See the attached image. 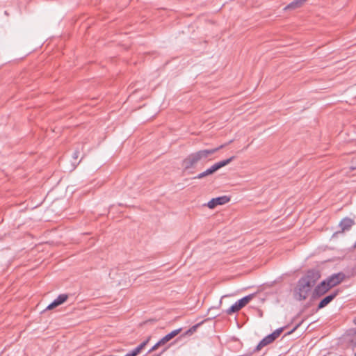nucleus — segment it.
I'll use <instances>...</instances> for the list:
<instances>
[{
    "instance_id": "9b49d317",
    "label": "nucleus",
    "mask_w": 356,
    "mask_h": 356,
    "mask_svg": "<svg viewBox=\"0 0 356 356\" xmlns=\"http://www.w3.org/2000/svg\"><path fill=\"white\" fill-rule=\"evenodd\" d=\"M181 328L172 330L171 332L168 333V334H166L160 339L161 343H162V344L164 345L165 343L170 341L172 338L179 334L181 332Z\"/></svg>"
},
{
    "instance_id": "aec40b11",
    "label": "nucleus",
    "mask_w": 356,
    "mask_h": 356,
    "mask_svg": "<svg viewBox=\"0 0 356 356\" xmlns=\"http://www.w3.org/2000/svg\"><path fill=\"white\" fill-rule=\"evenodd\" d=\"M138 346L143 350L145 347V343H141Z\"/></svg>"
},
{
    "instance_id": "6ab92c4d",
    "label": "nucleus",
    "mask_w": 356,
    "mask_h": 356,
    "mask_svg": "<svg viewBox=\"0 0 356 356\" xmlns=\"http://www.w3.org/2000/svg\"><path fill=\"white\" fill-rule=\"evenodd\" d=\"M141 350L142 349L137 346L134 349H133L131 352L133 353V355H134V356H137L141 352Z\"/></svg>"
},
{
    "instance_id": "4be33fe9",
    "label": "nucleus",
    "mask_w": 356,
    "mask_h": 356,
    "mask_svg": "<svg viewBox=\"0 0 356 356\" xmlns=\"http://www.w3.org/2000/svg\"><path fill=\"white\" fill-rule=\"evenodd\" d=\"M298 326H299V325H296L291 332H289V334L293 332L295 330H296L298 328Z\"/></svg>"
},
{
    "instance_id": "6e6552de",
    "label": "nucleus",
    "mask_w": 356,
    "mask_h": 356,
    "mask_svg": "<svg viewBox=\"0 0 356 356\" xmlns=\"http://www.w3.org/2000/svg\"><path fill=\"white\" fill-rule=\"evenodd\" d=\"M67 299V294H60L51 304L47 307V309H52L64 303Z\"/></svg>"
},
{
    "instance_id": "39448f33",
    "label": "nucleus",
    "mask_w": 356,
    "mask_h": 356,
    "mask_svg": "<svg viewBox=\"0 0 356 356\" xmlns=\"http://www.w3.org/2000/svg\"><path fill=\"white\" fill-rule=\"evenodd\" d=\"M331 288L330 287L327 282L325 280H323L316 286L313 291L312 296L314 298H318L324 295Z\"/></svg>"
},
{
    "instance_id": "a211bd4d",
    "label": "nucleus",
    "mask_w": 356,
    "mask_h": 356,
    "mask_svg": "<svg viewBox=\"0 0 356 356\" xmlns=\"http://www.w3.org/2000/svg\"><path fill=\"white\" fill-rule=\"evenodd\" d=\"M79 154H80V149H79V147H77L72 154V158L76 160L79 156Z\"/></svg>"
},
{
    "instance_id": "f03ea898",
    "label": "nucleus",
    "mask_w": 356,
    "mask_h": 356,
    "mask_svg": "<svg viewBox=\"0 0 356 356\" xmlns=\"http://www.w3.org/2000/svg\"><path fill=\"white\" fill-rule=\"evenodd\" d=\"M227 144L221 145L216 148L201 149L188 154L183 161L182 166L184 170L195 168L198 163L206 161L207 159L219 149L225 147Z\"/></svg>"
},
{
    "instance_id": "412c9836",
    "label": "nucleus",
    "mask_w": 356,
    "mask_h": 356,
    "mask_svg": "<svg viewBox=\"0 0 356 356\" xmlns=\"http://www.w3.org/2000/svg\"><path fill=\"white\" fill-rule=\"evenodd\" d=\"M150 339H151V337L149 336V337H147V339L145 341H144L143 343H145V346H146V345L148 343V342H149V341L150 340Z\"/></svg>"
},
{
    "instance_id": "f8f14e48",
    "label": "nucleus",
    "mask_w": 356,
    "mask_h": 356,
    "mask_svg": "<svg viewBox=\"0 0 356 356\" xmlns=\"http://www.w3.org/2000/svg\"><path fill=\"white\" fill-rule=\"evenodd\" d=\"M307 0H294L293 1L291 2L289 5H287L284 10H295L298 8H300L303 6V4L307 1Z\"/></svg>"
},
{
    "instance_id": "f3484780",
    "label": "nucleus",
    "mask_w": 356,
    "mask_h": 356,
    "mask_svg": "<svg viewBox=\"0 0 356 356\" xmlns=\"http://www.w3.org/2000/svg\"><path fill=\"white\" fill-rule=\"evenodd\" d=\"M161 346H163V344L162 343H161V341L159 340L154 346H152V348L148 351V353H151L152 351L156 350Z\"/></svg>"
},
{
    "instance_id": "dca6fc26",
    "label": "nucleus",
    "mask_w": 356,
    "mask_h": 356,
    "mask_svg": "<svg viewBox=\"0 0 356 356\" xmlns=\"http://www.w3.org/2000/svg\"><path fill=\"white\" fill-rule=\"evenodd\" d=\"M197 325H193L191 327L189 330H188L185 333L184 335H191L197 329Z\"/></svg>"
},
{
    "instance_id": "423d86ee",
    "label": "nucleus",
    "mask_w": 356,
    "mask_h": 356,
    "mask_svg": "<svg viewBox=\"0 0 356 356\" xmlns=\"http://www.w3.org/2000/svg\"><path fill=\"white\" fill-rule=\"evenodd\" d=\"M229 200H230V197L227 196V195H223V196L218 197L211 199L207 203V207L209 209H213L217 205H223V204L229 202Z\"/></svg>"
},
{
    "instance_id": "4468645a",
    "label": "nucleus",
    "mask_w": 356,
    "mask_h": 356,
    "mask_svg": "<svg viewBox=\"0 0 356 356\" xmlns=\"http://www.w3.org/2000/svg\"><path fill=\"white\" fill-rule=\"evenodd\" d=\"M348 341L353 344L356 345V329L350 330L348 334Z\"/></svg>"
},
{
    "instance_id": "5701e85b",
    "label": "nucleus",
    "mask_w": 356,
    "mask_h": 356,
    "mask_svg": "<svg viewBox=\"0 0 356 356\" xmlns=\"http://www.w3.org/2000/svg\"><path fill=\"white\" fill-rule=\"evenodd\" d=\"M355 356H356V353H355Z\"/></svg>"
},
{
    "instance_id": "20e7f679",
    "label": "nucleus",
    "mask_w": 356,
    "mask_h": 356,
    "mask_svg": "<svg viewBox=\"0 0 356 356\" xmlns=\"http://www.w3.org/2000/svg\"><path fill=\"white\" fill-rule=\"evenodd\" d=\"M283 330L284 327H280L275 330L273 333L265 337L257 346L255 350H259L264 346H267L268 344H270V343L274 341L280 335Z\"/></svg>"
},
{
    "instance_id": "ddd939ff",
    "label": "nucleus",
    "mask_w": 356,
    "mask_h": 356,
    "mask_svg": "<svg viewBox=\"0 0 356 356\" xmlns=\"http://www.w3.org/2000/svg\"><path fill=\"white\" fill-rule=\"evenodd\" d=\"M243 307H241V305L238 304V301H236L227 310V314H232L233 313L238 312Z\"/></svg>"
},
{
    "instance_id": "0eeeda50",
    "label": "nucleus",
    "mask_w": 356,
    "mask_h": 356,
    "mask_svg": "<svg viewBox=\"0 0 356 356\" xmlns=\"http://www.w3.org/2000/svg\"><path fill=\"white\" fill-rule=\"evenodd\" d=\"M345 275L342 273L333 274L329 277L325 281L328 284L330 288H332L337 284H340L344 279Z\"/></svg>"
},
{
    "instance_id": "f257e3e1",
    "label": "nucleus",
    "mask_w": 356,
    "mask_h": 356,
    "mask_svg": "<svg viewBox=\"0 0 356 356\" xmlns=\"http://www.w3.org/2000/svg\"><path fill=\"white\" fill-rule=\"evenodd\" d=\"M321 277L320 273L316 270H309L307 274L301 277L295 291L296 298L298 300H305L312 288L316 284Z\"/></svg>"
},
{
    "instance_id": "7ed1b4c3",
    "label": "nucleus",
    "mask_w": 356,
    "mask_h": 356,
    "mask_svg": "<svg viewBox=\"0 0 356 356\" xmlns=\"http://www.w3.org/2000/svg\"><path fill=\"white\" fill-rule=\"evenodd\" d=\"M235 159L234 156L229 157L225 160L220 161L214 163L209 168L207 169L205 171L198 174L197 176L194 177V179H202L207 176L213 174L215 172L220 169L221 168L228 165Z\"/></svg>"
},
{
    "instance_id": "1a4fd4ad",
    "label": "nucleus",
    "mask_w": 356,
    "mask_h": 356,
    "mask_svg": "<svg viewBox=\"0 0 356 356\" xmlns=\"http://www.w3.org/2000/svg\"><path fill=\"white\" fill-rule=\"evenodd\" d=\"M354 224V220L350 218H345L342 219L339 225V227L341 229V231H339V232H344L346 231H348Z\"/></svg>"
},
{
    "instance_id": "9d476101",
    "label": "nucleus",
    "mask_w": 356,
    "mask_h": 356,
    "mask_svg": "<svg viewBox=\"0 0 356 356\" xmlns=\"http://www.w3.org/2000/svg\"><path fill=\"white\" fill-rule=\"evenodd\" d=\"M338 293L339 291L336 290L330 295L323 298L318 303V308L322 309L327 306L330 302H332L334 299V298L338 295Z\"/></svg>"
},
{
    "instance_id": "2eb2a0df",
    "label": "nucleus",
    "mask_w": 356,
    "mask_h": 356,
    "mask_svg": "<svg viewBox=\"0 0 356 356\" xmlns=\"http://www.w3.org/2000/svg\"><path fill=\"white\" fill-rule=\"evenodd\" d=\"M252 297L253 295L246 296L238 300V304H240L241 307H243L252 300Z\"/></svg>"
}]
</instances>
